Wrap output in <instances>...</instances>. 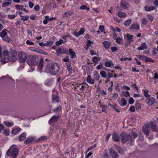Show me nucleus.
<instances>
[{
  "mask_svg": "<svg viewBox=\"0 0 158 158\" xmlns=\"http://www.w3.org/2000/svg\"><path fill=\"white\" fill-rule=\"evenodd\" d=\"M17 52L15 50H14L9 52L7 50H4L3 52L1 59V62L3 64L7 62L9 60L15 62L17 60Z\"/></svg>",
  "mask_w": 158,
  "mask_h": 158,
  "instance_id": "1",
  "label": "nucleus"
},
{
  "mask_svg": "<svg viewBox=\"0 0 158 158\" xmlns=\"http://www.w3.org/2000/svg\"><path fill=\"white\" fill-rule=\"evenodd\" d=\"M46 69L49 73L52 75H56L59 71L60 65L57 63H55L53 64H49L46 67Z\"/></svg>",
  "mask_w": 158,
  "mask_h": 158,
  "instance_id": "2",
  "label": "nucleus"
},
{
  "mask_svg": "<svg viewBox=\"0 0 158 158\" xmlns=\"http://www.w3.org/2000/svg\"><path fill=\"white\" fill-rule=\"evenodd\" d=\"M19 153V150L17 146L13 145L10 146L7 150L6 155L7 156L10 157V158H16Z\"/></svg>",
  "mask_w": 158,
  "mask_h": 158,
  "instance_id": "3",
  "label": "nucleus"
},
{
  "mask_svg": "<svg viewBox=\"0 0 158 158\" xmlns=\"http://www.w3.org/2000/svg\"><path fill=\"white\" fill-rule=\"evenodd\" d=\"M38 57L35 55H29L27 56V62L30 66L36 65L39 61Z\"/></svg>",
  "mask_w": 158,
  "mask_h": 158,
  "instance_id": "4",
  "label": "nucleus"
},
{
  "mask_svg": "<svg viewBox=\"0 0 158 158\" xmlns=\"http://www.w3.org/2000/svg\"><path fill=\"white\" fill-rule=\"evenodd\" d=\"M121 137V142L123 143H125L127 141L133 142L134 140L132 135L130 134H126L125 132H123L120 134Z\"/></svg>",
  "mask_w": 158,
  "mask_h": 158,
  "instance_id": "5",
  "label": "nucleus"
},
{
  "mask_svg": "<svg viewBox=\"0 0 158 158\" xmlns=\"http://www.w3.org/2000/svg\"><path fill=\"white\" fill-rule=\"evenodd\" d=\"M27 54L22 52H19L18 54V58L19 61L21 63L24 62L27 60Z\"/></svg>",
  "mask_w": 158,
  "mask_h": 158,
  "instance_id": "6",
  "label": "nucleus"
},
{
  "mask_svg": "<svg viewBox=\"0 0 158 158\" xmlns=\"http://www.w3.org/2000/svg\"><path fill=\"white\" fill-rule=\"evenodd\" d=\"M151 131V128L148 123L145 124L142 127V131L143 133L146 136L149 135V132Z\"/></svg>",
  "mask_w": 158,
  "mask_h": 158,
  "instance_id": "7",
  "label": "nucleus"
},
{
  "mask_svg": "<svg viewBox=\"0 0 158 158\" xmlns=\"http://www.w3.org/2000/svg\"><path fill=\"white\" fill-rule=\"evenodd\" d=\"M153 5L155 6H145L144 7L145 10H155L156 7H157L158 6V0H155L153 2Z\"/></svg>",
  "mask_w": 158,
  "mask_h": 158,
  "instance_id": "8",
  "label": "nucleus"
},
{
  "mask_svg": "<svg viewBox=\"0 0 158 158\" xmlns=\"http://www.w3.org/2000/svg\"><path fill=\"white\" fill-rule=\"evenodd\" d=\"M146 103L149 106H152L155 102V99L153 97H151L149 95V96L147 98L146 100L145 101Z\"/></svg>",
  "mask_w": 158,
  "mask_h": 158,
  "instance_id": "9",
  "label": "nucleus"
},
{
  "mask_svg": "<svg viewBox=\"0 0 158 158\" xmlns=\"http://www.w3.org/2000/svg\"><path fill=\"white\" fill-rule=\"evenodd\" d=\"M152 131L157 133L158 132V127L156 125L155 123L153 121L150 122V125Z\"/></svg>",
  "mask_w": 158,
  "mask_h": 158,
  "instance_id": "10",
  "label": "nucleus"
},
{
  "mask_svg": "<svg viewBox=\"0 0 158 158\" xmlns=\"http://www.w3.org/2000/svg\"><path fill=\"white\" fill-rule=\"evenodd\" d=\"M108 150L111 157L114 158H117L118 157V154L114 150L113 148H109Z\"/></svg>",
  "mask_w": 158,
  "mask_h": 158,
  "instance_id": "11",
  "label": "nucleus"
},
{
  "mask_svg": "<svg viewBox=\"0 0 158 158\" xmlns=\"http://www.w3.org/2000/svg\"><path fill=\"white\" fill-rule=\"evenodd\" d=\"M57 52L59 53H65L69 55L68 50L66 48H59L56 50Z\"/></svg>",
  "mask_w": 158,
  "mask_h": 158,
  "instance_id": "12",
  "label": "nucleus"
},
{
  "mask_svg": "<svg viewBox=\"0 0 158 158\" xmlns=\"http://www.w3.org/2000/svg\"><path fill=\"white\" fill-rule=\"evenodd\" d=\"M59 118V116L58 115L56 116L54 115L51 117V119L49 120V124H51L52 122H56L58 120Z\"/></svg>",
  "mask_w": 158,
  "mask_h": 158,
  "instance_id": "13",
  "label": "nucleus"
},
{
  "mask_svg": "<svg viewBox=\"0 0 158 158\" xmlns=\"http://www.w3.org/2000/svg\"><path fill=\"white\" fill-rule=\"evenodd\" d=\"M139 28V25L136 23H133L130 28V29L132 30H138Z\"/></svg>",
  "mask_w": 158,
  "mask_h": 158,
  "instance_id": "14",
  "label": "nucleus"
},
{
  "mask_svg": "<svg viewBox=\"0 0 158 158\" xmlns=\"http://www.w3.org/2000/svg\"><path fill=\"white\" fill-rule=\"evenodd\" d=\"M112 138L113 140L115 142H118L120 141L119 137L117 133L115 132H114L113 133Z\"/></svg>",
  "mask_w": 158,
  "mask_h": 158,
  "instance_id": "15",
  "label": "nucleus"
},
{
  "mask_svg": "<svg viewBox=\"0 0 158 158\" xmlns=\"http://www.w3.org/2000/svg\"><path fill=\"white\" fill-rule=\"evenodd\" d=\"M126 36L125 39L128 41L127 44H130L131 42L133 41V35L128 34H126Z\"/></svg>",
  "mask_w": 158,
  "mask_h": 158,
  "instance_id": "16",
  "label": "nucleus"
},
{
  "mask_svg": "<svg viewBox=\"0 0 158 158\" xmlns=\"http://www.w3.org/2000/svg\"><path fill=\"white\" fill-rule=\"evenodd\" d=\"M121 6L124 9H128L129 5L127 2L125 1H122L121 3Z\"/></svg>",
  "mask_w": 158,
  "mask_h": 158,
  "instance_id": "17",
  "label": "nucleus"
},
{
  "mask_svg": "<svg viewBox=\"0 0 158 158\" xmlns=\"http://www.w3.org/2000/svg\"><path fill=\"white\" fill-rule=\"evenodd\" d=\"M69 55L70 54L71 58L72 59H73L74 58L76 57V55L75 52H74L71 48H69L68 51Z\"/></svg>",
  "mask_w": 158,
  "mask_h": 158,
  "instance_id": "18",
  "label": "nucleus"
},
{
  "mask_svg": "<svg viewBox=\"0 0 158 158\" xmlns=\"http://www.w3.org/2000/svg\"><path fill=\"white\" fill-rule=\"evenodd\" d=\"M105 65L106 67H113L114 65L112 61L111 60L106 61L105 62Z\"/></svg>",
  "mask_w": 158,
  "mask_h": 158,
  "instance_id": "19",
  "label": "nucleus"
},
{
  "mask_svg": "<svg viewBox=\"0 0 158 158\" xmlns=\"http://www.w3.org/2000/svg\"><path fill=\"white\" fill-rule=\"evenodd\" d=\"M73 13V12L71 10H67V11L65 12L64 14L63 15L62 18L64 17H70Z\"/></svg>",
  "mask_w": 158,
  "mask_h": 158,
  "instance_id": "20",
  "label": "nucleus"
},
{
  "mask_svg": "<svg viewBox=\"0 0 158 158\" xmlns=\"http://www.w3.org/2000/svg\"><path fill=\"white\" fill-rule=\"evenodd\" d=\"M147 46L145 43H143L142 44L141 46L138 47L137 49L139 50H143L147 48Z\"/></svg>",
  "mask_w": 158,
  "mask_h": 158,
  "instance_id": "21",
  "label": "nucleus"
},
{
  "mask_svg": "<svg viewBox=\"0 0 158 158\" xmlns=\"http://www.w3.org/2000/svg\"><path fill=\"white\" fill-rule=\"evenodd\" d=\"M34 139V138L33 137H29L24 141V143L26 144L30 143L33 141Z\"/></svg>",
  "mask_w": 158,
  "mask_h": 158,
  "instance_id": "22",
  "label": "nucleus"
},
{
  "mask_svg": "<svg viewBox=\"0 0 158 158\" xmlns=\"http://www.w3.org/2000/svg\"><path fill=\"white\" fill-rule=\"evenodd\" d=\"M87 82L91 84H93L95 82L94 80L92 79L90 75H88L87 76Z\"/></svg>",
  "mask_w": 158,
  "mask_h": 158,
  "instance_id": "23",
  "label": "nucleus"
},
{
  "mask_svg": "<svg viewBox=\"0 0 158 158\" xmlns=\"http://www.w3.org/2000/svg\"><path fill=\"white\" fill-rule=\"evenodd\" d=\"M52 102H54L55 103H56L60 102L58 96L56 94H52Z\"/></svg>",
  "mask_w": 158,
  "mask_h": 158,
  "instance_id": "24",
  "label": "nucleus"
},
{
  "mask_svg": "<svg viewBox=\"0 0 158 158\" xmlns=\"http://www.w3.org/2000/svg\"><path fill=\"white\" fill-rule=\"evenodd\" d=\"M18 14L20 15V17H21V19L22 20L24 21H27L29 17L28 15L23 16L21 15V14L22 13V12L19 11L18 12Z\"/></svg>",
  "mask_w": 158,
  "mask_h": 158,
  "instance_id": "25",
  "label": "nucleus"
},
{
  "mask_svg": "<svg viewBox=\"0 0 158 158\" xmlns=\"http://www.w3.org/2000/svg\"><path fill=\"white\" fill-rule=\"evenodd\" d=\"M44 63V61L43 58H41L40 61V62L38 65V67L39 70H41L43 68V63Z\"/></svg>",
  "mask_w": 158,
  "mask_h": 158,
  "instance_id": "26",
  "label": "nucleus"
},
{
  "mask_svg": "<svg viewBox=\"0 0 158 158\" xmlns=\"http://www.w3.org/2000/svg\"><path fill=\"white\" fill-rule=\"evenodd\" d=\"M103 44L106 48L109 49L110 47L111 43L109 41H104L103 42Z\"/></svg>",
  "mask_w": 158,
  "mask_h": 158,
  "instance_id": "27",
  "label": "nucleus"
},
{
  "mask_svg": "<svg viewBox=\"0 0 158 158\" xmlns=\"http://www.w3.org/2000/svg\"><path fill=\"white\" fill-rule=\"evenodd\" d=\"M33 51L40 54H42L44 55H46L47 54V53L42 50L39 49L37 48H35V50H33Z\"/></svg>",
  "mask_w": 158,
  "mask_h": 158,
  "instance_id": "28",
  "label": "nucleus"
},
{
  "mask_svg": "<svg viewBox=\"0 0 158 158\" xmlns=\"http://www.w3.org/2000/svg\"><path fill=\"white\" fill-rule=\"evenodd\" d=\"M26 138V133H23L19 137V141H23Z\"/></svg>",
  "mask_w": 158,
  "mask_h": 158,
  "instance_id": "29",
  "label": "nucleus"
},
{
  "mask_svg": "<svg viewBox=\"0 0 158 158\" xmlns=\"http://www.w3.org/2000/svg\"><path fill=\"white\" fill-rule=\"evenodd\" d=\"M115 147L117 148V150L119 153L122 154H124V151L121 148L116 145L115 146Z\"/></svg>",
  "mask_w": 158,
  "mask_h": 158,
  "instance_id": "30",
  "label": "nucleus"
},
{
  "mask_svg": "<svg viewBox=\"0 0 158 158\" xmlns=\"http://www.w3.org/2000/svg\"><path fill=\"white\" fill-rule=\"evenodd\" d=\"M94 80L98 81L99 80L100 76L98 72L95 71L94 72Z\"/></svg>",
  "mask_w": 158,
  "mask_h": 158,
  "instance_id": "31",
  "label": "nucleus"
},
{
  "mask_svg": "<svg viewBox=\"0 0 158 158\" xmlns=\"http://www.w3.org/2000/svg\"><path fill=\"white\" fill-rule=\"evenodd\" d=\"M118 15L120 18H123L126 16V14L123 12L119 11L118 12Z\"/></svg>",
  "mask_w": 158,
  "mask_h": 158,
  "instance_id": "32",
  "label": "nucleus"
},
{
  "mask_svg": "<svg viewBox=\"0 0 158 158\" xmlns=\"http://www.w3.org/2000/svg\"><path fill=\"white\" fill-rule=\"evenodd\" d=\"M130 93L128 91H123L121 94V96L122 97L124 96L127 97V96H130Z\"/></svg>",
  "mask_w": 158,
  "mask_h": 158,
  "instance_id": "33",
  "label": "nucleus"
},
{
  "mask_svg": "<svg viewBox=\"0 0 158 158\" xmlns=\"http://www.w3.org/2000/svg\"><path fill=\"white\" fill-rule=\"evenodd\" d=\"M21 130V129L20 128H15L12 131L11 133L12 134L16 135L17 133L19 132Z\"/></svg>",
  "mask_w": 158,
  "mask_h": 158,
  "instance_id": "34",
  "label": "nucleus"
},
{
  "mask_svg": "<svg viewBox=\"0 0 158 158\" xmlns=\"http://www.w3.org/2000/svg\"><path fill=\"white\" fill-rule=\"evenodd\" d=\"M8 31L7 30L5 29H4L3 30L2 32H0V36L2 38L5 35H6L7 34V33L6 32V31Z\"/></svg>",
  "mask_w": 158,
  "mask_h": 158,
  "instance_id": "35",
  "label": "nucleus"
},
{
  "mask_svg": "<svg viewBox=\"0 0 158 158\" xmlns=\"http://www.w3.org/2000/svg\"><path fill=\"white\" fill-rule=\"evenodd\" d=\"M145 59V61L146 62H151L152 63H154L155 62V61L153 59H152L151 58L148 57L146 56Z\"/></svg>",
  "mask_w": 158,
  "mask_h": 158,
  "instance_id": "36",
  "label": "nucleus"
},
{
  "mask_svg": "<svg viewBox=\"0 0 158 158\" xmlns=\"http://www.w3.org/2000/svg\"><path fill=\"white\" fill-rule=\"evenodd\" d=\"M131 19H128L124 23V25L125 27L128 26L131 23Z\"/></svg>",
  "mask_w": 158,
  "mask_h": 158,
  "instance_id": "37",
  "label": "nucleus"
},
{
  "mask_svg": "<svg viewBox=\"0 0 158 158\" xmlns=\"http://www.w3.org/2000/svg\"><path fill=\"white\" fill-rule=\"evenodd\" d=\"M121 101L122 102V103L120 105L121 106H124L127 104V100L126 99L123 98H122L121 99Z\"/></svg>",
  "mask_w": 158,
  "mask_h": 158,
  "instance_id": "38",
  "label": "nucleus"
},
{
  "mask_svg": "<svg viewBox=\"0 0 158 158\" xmlns=\"http://www.w3.org/2000/svg\"><path fill=\"white\" fill-rule=\"evenodd\" d=\"M15 7L18 10H25V9L23 8L24 6L23 5H15Z\"/></svg>",
  "mask_w": 158,
  "mask_h": 158,
  "instance_id": "39",
  "label": "nucleus"
},
{
  "mask_svg": "<svg viewBox=\"0 0 158 158\" xmlns=\"http://www.w3.org/2000/svg\"><path fill=\"white\" fill-rule=\"evenodd\" d=\"M148 22L147 19L146 18H143L141 21L142 23L144 25H146Z\"/></svg>",
  "mask_w": 158,
  "mask_h": 158,
  "instance_id": "40",
  "label": "nucleus"
},
{
  "mask_svg": "<svg viewBox=\"0 0 158 158\" xmlns=\"http://www.w3.org/2000/svg\"><path fill=\"white\" fill-rule=\"evenodd\" d=\"M53 43L52 41H48L47 42L44 43V45L45 46L49 47L52 45Z\"/></svg>",
  "mask_w": 158,
  "mask_h": 158,
  "instance_id": "41",
  "label": "nucleus"
},
{
  "mask_svg": "<svg viewBox=\"0 0 158 158\" xmlns=\"http://www.w3.org/2000/svg\"><path fill=\"white\" fill-rule=\"evenodd\" d=\"M2 38L3 40L5 41L9 42L10 40V39L8 35H5L4 36H3V37H2Z\"/></svg>",
  "mask_w": 158,
  "mask_h": 158,
  "instance_id": "42",
  "label": "nucleus"
},
{
  "mask_svg": "<svg viewBox=\"0 0 158 158\" xmlns=\"http://www.w3.org/2000/svg\"><path fill=\"white\" fill-rule=\"evenodd\" d=\"M136 56L140 60L145 61L146 56L139 55H137Z\"/></svg>",
  "mask_w": 158,
  "mask_h": 158,
  "instance_id": "43",
  "label": "nucleus"
},
{
  "mask_svg": "<svg viewBox=\"0 0 158 158\" xmlns=\"http://www.w3.org/2000/svg\"><path fill=\"white\" fill-rule=\"evenodd\" d=\"M80 8L81 10H89L90 9L89 7H87L85 5H82L81 6Z\"/></svg>",
  "mask_w": 158,
  "mask_h": 158,
  "instance_id": "44",
  "label": "nucleus"
},
{
  "mask_svg": "<svg viewBox=\"0 0 158 158\" xmlns=\"http://www.w3.org/2000/svg\"><path fill=\"white\" fill-rule=\"evenodd\" d=\"M135 107L136 110H139L141 109V105L139 103H137L135 104Z\"/></svg>",
  "mask_w": 158,
  "mask_h": 158,
  "instance_id": "45",
  "label": "nucleus"
},
{
  "mask_svg": "<svg viewBox=\"0 0 158 158\" xmlns=\"http://www.w3.org/2000/svg\"><path fill=\"white\" fill-rule=\"evenodd\" d=\"M47 139V138L46 136H41V137L39 138L38 139V140L39 141H42L44 140H46Z\"/></svg>",
  "mask_w": 158,
  "mask_h": 158,
  "instance_id": "46",
  "label": "nucleus"
},
{
  "mask_svg": "<svg viewBox=\"0 0 158 158\" xmlns=\"http://www.w3.org/2000/svg\"><path fill=\"white\" fill-rule=\"evenodd\" d=\"M148 91L147 89H145L143 91V95L145 97L148 98L149 95L148 94Z\"/></svg>",
  "mask_w": 158,
  "mask_h": 158,
  "instance_id": "47",
  "label": "nucleus"
},
{
  "mask_svg": "<svg viewBox=\"0 0 158 158\" xmlns=\"http://www.w3.org/2000/svg\"><path fill=\"white\" fill-rule=\"evenodd\" d=\"M147 18L150 20V22H152L153 21L154 18L153 16L151 15L150 14L147 15Z\"/></svg>",
  "mask_w": 158,
  "mask_h": 158,
  "instance_id": "48",
  "label": "nucleus"
},
{
  "mask_svg": "<svg viewBox=\"0 0 158 158\" xmlns=\"http://www.w3.org/2000/svg\"><path fill=\"white\" fill-rule=\"evenodd\" d=\"M63 41L62 40L60 39L59 41L56 42V44L57 46H59L61 45L63 43Z\"/></svg>",
  "mask_w": 158,
  "mask_h": 158,
  "instance_id": "49",
  "label": "nucleus"
},
{
  "mask_svg": "<svg viewBox=\"0 0 158 158\" xmlns=\"http://www.w3.org/2000/svg\"><path fill=\"white\" fill-rule=\"evenodd\" d=\"M4 124L7 127H11L12 125L11 124V123L8 122H4Z\"/></svg>",
  "mask_w": 158,
  "mask_h": 158,
  "instance_id": "50",
  "label": "nucleus"
},
{
  "mask_svg": "<svg viewBox=\"0 0 158 158\" xmlns=\"http://www.w3.org/2000/svg\"><path fill=\"white\" fill-rule=\"evenodd\" d=\"M51 79H48L47 80V81L45 82V85L47 86H50L51 85L50 84V81H51Z\"/></svg>",
  "mask_w": 158,
  "mask_h": 158,
  "instance_id": "51",
  "label": "nucleus"
},
{
  "mask_svg": "<svg viewBox=\"0 0 158 158\" xmlns=\"http://www.w3.org/2000/svg\"><path fill=\"white\" fill-rule=\"evenodd\" d=\"M100 74L101 76L105 78L106 77V73L105 71H101L100 72Z\"/></svg>",
  "mask_w": 158,
  "mask_h": 158,
  "instance_id": "52",
  "label": "nucleus"
},
{
  "mask_svg": "<svg viewBox=\"0 0 158 158\" xmlns=\"http://www.w3.org/2000/svg\"><path fill=\"white\" fill-rule=\"evenodd\" d=\"M92 61L94 63L97 64L98 61V59L97 57L95 56L93 58Z\"/></svg>",
  "mask_w": 158,
  "mask_h": 158,
  "instance_id": "53",
  "label": "nucleus"
},
{
  "mask_svg": "<svg viewBox=\"0 0 158 158\" xmlns=\"http://www.w3.org/2000/svg\"><path fill=\"white\" fill-rule=\"evenodd\" d=\"M132 60L131 58H130V57H126V58H121L120 59V60L121 61H124V60H129V61H130V60Z\"/></svg>",
  "mask_w": 158,
  "mask_h": 158,
  "instance_id": "54",
  "label": "nucleus"
},
{
  "mask_svg": "<svg viewBox=\"0 0 158 158\" xmlns=\"http://www.w3.org/2000/svg\"><path fill=\"white\" fill-rule=\"evenodd\" d=\"M100 107L102 108V111L103 112L106 111V106L105 105H101Z\"/></svg>",
  "mask_w": 158,
  "mask_h": 158,
  "instance_id": "55",
  "label": "nucleus"
},
{
  "mask_svg": "<svg viewBox=\"0 0 158 158\" xmlns=\"http://www.w3.org/2000/svg\"><path fill=\"white\" fill-rule=\"evenodd\" d=\"M61 109V107L60 106H58L57 108H56L55 109H53V111L54 112H57L60 110Z\"/></svg>",
  "mask_w": 158,
  "mask_h": 158,
  "instance_id": "56",
  "label": "nucleus"
},
{
  "mask_svg": "<svg viewBox=\"0 0 158 158\" xmlns=\"http://www.w3.org/2000/svg\"><path fill=\"white\" fill-rule=\"evenodd\" d=\"M10 131L8 130H5L3 131V134L6 135H8Z\"/></svg>",
  "mask_w": 158,
  "mask_h": 158,
  "instance_id": "57",
  "label": "nucleus"
},
{
  "mask_svg": "<svg viewBox=\"0 0 158 158\" xmlns=\"http://www.w3.org/2000/svg\"><path fill=\"white\" fill-rule=\"evenodd\" d=\"M96 147V146L95 144H94V145L91 146H89L88 148L87 149V151H89L90 150H91L93 149L95 147Z\"/></svg>",
  "mask_w": 158,
  "mask_h": 158,
  "instance_id": "58",
  "label": "nucleus"
},
{
  "mask_svg": "<svg viewBox=\"0 0 158 158\" xmlns=\"http://www.w3.org/2000/svg\"><path fill=\"white\" fill-rule=\"evenodd\" d=\"M67 69L69 73L70 74L72 73V68L71 65L68 67H67Z\"/></svg>",
  "mask_w": 158,
  "mask_h": 158,
  "instance_id": "59",
  "label": "nucleus"
},
{
  "mask_svg": "<svg viewBox=\"0 0 158 158\" xmlns=\"http://www.w3.org/2000/svg\"><path fill=\"white\" fill-rule=\"evenodd\" d=\"M11 3L9 2H5L4 3L2 4V6L3 7L6 6H8L9 5H10Z\"/></svg>",
  "mask_w": 158,
  "mask_h": 158,
  "instance_id": "60",
  "label": "nucleus"
},
{
  "mask_svg": "<svg viewBox=\"0 0 158 158\" xmlns=\"http://www.w3.org/2000/svg\"><path fill=\"white\" fill-rule=\"evenodd\" d=\"M93 42L90 40H88L87 43L86 44V46L88 48H89V47L91 46L90 45L93 43Z\"/></svg>",
  "mask_w": 158,
  "mask_h": 158,
  "instance_id": "61",
  "label": "nucleus"
},
{
  "mask_svg": "<svg viewBox=\"0 0 158 158\" xmlns=\"http://www.w3.org/2000/svg\"><path fill=\"white\" fill-rule=\"evenodd\" d=\"M116 42L118 44H121V39L120 37H117L115 39Z\"/></svg>",
  "mask_w": 158,
  "mask_h": 158,
  "instance_id": "62",
  "label": "nucleus"
},
{
  "mask_svg": "<svg viewBox=\"0 0 158 158\" xmlns=\"http://www.w3.org/2000/svg\"><path fill=\"white\" fill-rule=\"evenodd\" d=\"M128 102L129 104H132L134 103V100L133 98H130L129 99Z\"/></svg>",
  "mask_w": 158,
  "mask_h": 158,
  "instance_id": "63",
  "label": "nucleus"
},
{
  "mask_svg": "<svg viewBox=\"0 0 158 158\" xmlns=\"http://www.w3.org/2000/svg\"><path fill=\"white\" fill-rule=\"evenodd\" d=\"M129 110L131 112H134L135 111L134 106H131L129 108Z\"/></svg>",
  "mask_w": 158,
  "mask_h": 158,
  "instance_id": "64",
  "label": "nucleus"
}]
</instances>
